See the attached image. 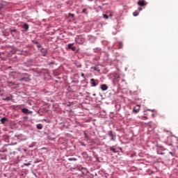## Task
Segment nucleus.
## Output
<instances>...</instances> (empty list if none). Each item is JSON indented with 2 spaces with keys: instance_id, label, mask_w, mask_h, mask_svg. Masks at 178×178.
Instances as JSON below:
<instances>
[{
  "instance_id": "1",
  "label": "nucleus",
  "mask_w": 178,
  "mask_h": 178,
  "mask_svg": "<svg viewBox=\"0 0 178 178\" xmlns=\"http://www.w3.org/2000/svg\"><path fill=\"white\" fill-rule=\"evenodd\" d=\"M75 41H76V42L77 44H79L81 45V44H84L85 40L83 38V37L79 36L78 38H76L75 39Z\"/></svg>"
},
{
  "instance_id": "2",
  "label": "nucleus",
  "mask_w": 178,
  "mask_h": 178,
  "mask_svg": "<svg viewBox=\"0 0 178 178\" xmlns=\"http://www.w3.org/2000/svg\"><path fill=\"white\" fill-rule=\"evenodd\" d=\"M90 81H91L92 87H97V86H98V83H99L98 80H95L94 79H91Z\"/></svg>"
},
{
  "instance_id": "3",
  "label": "nucleus",
  "mask_w": 178,
  "mask_h": 178,
  "mask_svg": "<svg viewBox=\"0 0 178 178\" xmlns=\"http://www.w3.org/2000/svg\"><path fill=\"white\" fill-rule=\"evenodd\" d=\"M140 108H141V106L138 104L136 105L135 107H134L133 108L134 113H138L140 112Z\"/></svg>"
},
{
  "instance_id": "4",
  "label": "nucleus",
  "mask_w": 178,
  "mask_h": 178,
  "mask_svg": "<svg viewBox=\"0 0 178 178\" xmlns=\"http://www.w3.org/2000/svg\"><path fill=\"white\" fill-rule=\"evenodd\" d=\"M138 5H139V6H145V0H139Z\"/></svg>"
},
{
  "instance_id": "5",
  "label": "nucleus",
  "mask_w": 178,
  "mask_h": 178,
  "mask_svg": "<svg viewBox=\"0 0 178 178\" xmlns=\"http://www.w3.org/2000/svg\"><path fill=\"white\" fill-rule=\"evenodd\" d=\"M101 90L102 91H106V90H108V86L106 84H102L101 86Z\"/></svg>"
},
{
  "instance_id": "6",
  "label": "nucleus",
  "mask_w": 178,
  "mask_h": 178,
  "mask_svg": "<svg viewBox=\"0 0 178 178\" xmlns=\"http://www.w3.org/2000/svg\"><path fill=\"white\" fill-rule=\"evenodd\" d=\"M108 136L111 138V141H115V139L113 138V133L112 131H108Z\"/></svg>"
},
{
  "instance_id": "7",
  "label": "nucleus",
  "mask_w": 178,
  "mask_h": 178,
  "mask_svg": "<svg viewBox=\"0 0 178 178\" xmlns=\"http://www.w3.org/2000/svg\"><path fill=\"white\" fill-rule=\"evenodd\" d=\"M36 127H37L38 130H42L43 126H42V124H38L36 125Z\"/></svg>"
},
{
  "instance_id": "8",
  "label": "nucleus",
  "mask_w": 178,
  "mask_h": 178,
  "mask_svg": "<svg viewBox=\"0 0 178 178\" xmlns=\"http://www.w3.org/2000/svg\"><path fill=\"white\" fill-rule=\"evenodd\" d=\"M110 151H112L114 154H116V152H118V151H116V149H115V147H110Z\"/></svg>"
},
{
  "instance_id": "9",
  "label": "nucleus",
  "mask_w": 178,
  "mask_h": 178,
  "mask_svg": "<svg viewBox=\"0 0 178 178\" xmlns=\"http://www.w3.org/2000/svg\"><path fill=\"white\" fill-rule=\"evenodd\" d=\"M23 29H24V30H28L29 29V26L27 24H24L23 25Z\"/></svg>"
},
{
  "instance_id": "10",
  "label": "nucleus",
  "mask_w": 178,
  "mask_h": 178,
  "mask_svg": "<svg viewBox=\"0 0 178 178\" xmlns=\"http://www.w3.org/2000/svg\"><path fill=\"white\" fill-rule=\"evenodd\" d=\"M22 112L23 113H29V109L28 108H22Z\"/></svg>"
},
{
  "instance_id": "11",
  "label": "nucleus",
  "mask_w": 178,
  "mask_h": 178,
  "mask_svg": "<svg viewBox=\"0 0 178 178\" xmlns=\"http://www.w3.org/2000/svg\"><path fill=\"white\" fill-rule=\"evenodd\" d=\"M118 48H119V49H122V48H123V42H119Z\"/></svg>"
},
{
  "instance_id": "12",
  "label": "nucleus",
  "mask_w": 178,
  "mask_h": 178,
  "mask_svg": "<svg viewBox=\"0 0 178 178\" xmlns=\"http://www.w3.org/2000/svg\"><path fill=\"white\" fill-rule=\"evenodd\" d=\"M10 99H12V97H6V98L3 99V101H10Z\"/></svg>"
},
{
  "instance_id": "13",
  "label": "nucleus",
  "mask_w": 178,
  "mask_h": 178,
  "mask_svg": "<svg viewBox=\"0 0 178 178\" xmlns=\"http://www.w3.org/2000/svg\"><path fill=\"white\" fill-rule=\"evenodd\" d=\"M7 120L6 118H3L1 119V122L3 124Z\"/></svg>"
},
{
  "instance_id": "14",
  "label": "nucleus",
  "mask_w": 178,
  "mask_h": 178,
  "mask_svg": "<svg viewBox=\"0 0 178 178\" xmlns=\"http://www.w3.org/2000/svg\"><path fill=\"white\" fill-rule=\"evenodd\" d=\"M67 47L68 49H72V48H73V44H68Z\"/></svg>"
},
{
  "instance_id": "15",
  "label": "nucleus",
  "mask_w": 178,
  "mask_h": 178,
  "mask_svg": "<svg viewBox=\"0 0 178 178\" xmlns=\"http://www.w3.org/2000/svg\"><path fill=\"white\" fill-rule=\"evenodd\" d=\"M103 17H104V19H109V17H108L106 14H104V15H103Z\"/></svg>"
},
{
  "instance_id": "16",
  "label": "nucleus",
  "mask_w": 178,
  "mask_h": 178,
  "mask_svg": "<svg viewBox=\"0 0 178 178\" xmlns=\"http://www.w3.org/2000/svg\"><path fill=\"white\" fill-rule=\"evenodd\" d=\"M82 13H85L86 15H87V9L86 8H83L82 10Z\"/></svg>"
},
{
  "instance_id": "17",
  "label": "nucleus",
  "mask_w": 178,
  "mask_h": 178,
  "mask_svg": "<svg viewBox=\"0 0 178 178\" xmlns=\"http://www.w3.org/2000/svg\"><path fill=\"white\" fill-rule=\"evenodd\" d=\"M133 15L134 16H138V11H134Z\"/></svg>"
},
{
  "instance_id": "18",
  "label": "nucleus",
  "mask_w": 178,
  "mask_h": 178,
  "mask_svg": "<svg viewBox=\"0 0 178 178\" xmlns=\"http://www.w3.org/2000/svg\"><path fill=\"white\" fill-rule=\"evenodd\" d=\"M68 161H77V159H76V158H70V159H68Z\"/></svg>"
},
{
  "instance_id": "19",
  "label": "nucleus",
  "mask_w": 178,
  "mask_h": 178,
  "mask_svg": "<svg viewBox=\"0 0 178 178\" xmlns=\"http://www.w3.org/2000/svg\"><path fill=\"white\" fill-rule=\"evenodd\" d=\"M24 166H30V165H31V163H24Z\"/></svg>"
},
{
  "instance_id": "20",
  "label": "nucleus",
  "mask_w": 178,
  "mask_h": 178,
  "mask_svg": "<svg viewBox=\"0 0 178 178\" xmlns=\"http://www.w3.org/2000/svg\"><path fill=\"white\" fill-rule=\"evenodd\" d=\"M69 16L71 17H74V14L69 13Z\"/></svg>"
},
{
  "instance_id": "21",
  "label": "nucleus",
  "mask_w": 178,
  "mask_h": 178,
  "mask_svg": "<svg viewBox=\"0 0 178 178\" xmlns=\"http://www.w3.org/2000/svg\"><path fill=\"white\" fill-rule=\"evenodd\" d=\"M27 81V79L22 78V79H20V81Z\"/></svg>"
},
{
  "instance_id": "22",
  "label": "nucleus",
  "mask_w": 178,
  "mask_h": 178,
  "mask_svg": "<svg viewBox=\"0 0 178 178\" xmlns=\"http://www.w3.org/2000/svg\"><path fill=\"white\" fill-rule=\"evenodd\" d=\"M71 49L72 51H76V47H72Z\"/></svg>"
},
{
  "instance_id": "23",
  "label": "nucleus",
  "mask_w": 178,
  "mask_h": 178,
  "mask_svg": "<svg viewBox=\"0 0 178 178\" xmlns=\"http://www.w3.org/2000/svg\"><path fill=\"white\" fill-rule=\"evenodd\" d=\"M17 31L16 29H13V30L11 31L12 33H13V32H14V33H16Z\"/></svg>"
},
{
  "instance_id": "24",
  "label": "nucleus",
  "mask_w": 178,
  "mask_h": 178,
  "mask_svg": "<svg viewBox=\"0 0 178 178\" xmlns=\"http://www.w3.org/2000/svg\"><path fill=\"white\" fill-rule=\"evenodd\" d=\"M37 47H38V48H41V44H39L37 45Z\"/></svg>"
},
{
  "instance_id": "25",
  "label": "nucleus",
  "mask_w": 178,
  "mask_h": 178,
  "mask_svg": "<svg viewBox=\"0 0 178 178\" xmlns=\"http://www.w3.org/2000/svg\"><path fill=\"white\" fill-rule=\"evenodd\" d=\"M169 154L173 156V153L172 152H170Z\"/></svg>"
},
{
  "instance_id": "26",
  "label": "nucleus",
  "mask_w": 178,
  "mask_h": 178,
  "mask_svg": "<svg viewBox=\"0 0 178 178\" xmlns=\"http://www.w3.org/2000/svg\"><path fill=\"white\" fill-rule=\"evenodd\" d=\"M81 77H84V73H81Z\"/></svg>"
},
{
  "instance_id": "27",
  "label": "nucleus",
  "mask_w": 178,
  "mask_h": 178,
  "mask_svg": "<svg viewBox=\"0 0 178 178\" xmlns=\"http://www.w3.org/2000/svg\"><path fill=\"white\" fill-rule=\"evenodd\" d=\"M138 10H143V8H141L140 7L138 8Z\"/></svg>"
},
{
  "instance_id": "28",
  "label": "nucleus",
  "mask_w": 178,
  "mask_h": 178,
  "mask_svg": "<svg viewBox=\"0 0 178 178\" xmlns=\"http://www.w3.org/2000/svg\"><path fill=\"white\" fill-rule=\"evenodd\" d=\"M94 70H98L97 69V67H94Z\"/></svg>"
},
{
  "instance_id": "29",
  "label": "nucleus",
  "mask_w": 178,
  "mask_h": 178,
  "mask_svg": "<svg viewBox=\"0 0 178 178\" xmlns=\"http://www.w3.org/2000/svg\"><path fill=\"white\" fill-rule=\"evenodd\" d=\"M38 162H41V161H35V163H38Z\"/></svg>"
},
{
  "instance_id": "30",
  "label": "nucleus",
  "mask_w": 178,
  "mask_h": 178,
  "mask_svg": "<svg viewBox=\"0 0 178 178\" xmlns=\"http://www.w3.org/2000/svg\"><path fill=\"white\" fill-rule=\"evenodd\" d=\"M113 15L112 14H110V17H112Z\"/></svg>"
},
{
  "instance_id": "31",
  "label": "nucleus",
  "mask_w": 178,
  "mask_h": 178,
  "mask_svg": "<svg viewBox=\"0 0 178 178\" xmlns=\"http://www.w3.org/2000/svg\"><path fill=\"white\" fill-rule=\"evenodd\" d=\"M143 118H144L145 119H147V117H146V116H144Z\"/></svg>"
}]
</instances>
